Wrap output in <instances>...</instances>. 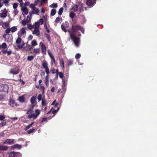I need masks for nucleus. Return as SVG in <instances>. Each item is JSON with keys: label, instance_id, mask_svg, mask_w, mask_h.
<instances>
[{"label": "nucleus", "instance_id": "obj_20", "mask_svg": "<svg viewBox=\"0 0 157 157\" xmlns=\"http://www.w3.org/2000/svg\"><path fill=\"white\" fill-rule=\"evenodd\" d=\"M21 10L23 12V13L26 14L27 15L28 14V11L27 9L25 7H21Z\"/></svg>", "mask_w": 157, "mask_h": 157}, {"label": "nucleus", "instance_id": "obj_55", "mask_svg": "<svg viewBox=\"0 0 157 157\" xmlns=\"http://www.w3.org/2000/svg\"><path fill=\"white\" fill-rule=\"evenodd\" d=\"M11 31L10 28H7L6 30V33L7 34H8L10 33Z\"/></svg>", "mask_w": 157, "mask_h": 157}, {"label": "nucleus", "instance_id": "obj_53", "mask_svg": "<svg viewBox=\"0 0 157 157\" xmlns=\"http://www.w3.org/2000/svg\"><path fill=\"white\" fill-rule=\"evenodd\" d=\"M37 99H38V100L39 101H41V100H42V95H41V94H39L38 95V97H37Z\"/></svg>", "mask_w": 157, "mask_h": 157}, {"label": "nucleus", "instance_id": "obj_59", "mask_svg": "<svg viewBox=\"0 0 157 157\" xmlns=\"http://www.w3.org/2000/svg\"><path fill=\"white\" fill-rule=\"evenodd\" d=\"M33 38V36L31 35H29L28 37V40H31Z\"/></svg>", "mask_w": 157, "mask_h": 157}, {"label": "nucleus", "instance_id": "obj_8", "mask_svg": "<svg viewBox=\"0 0 157 157\" xmlns=\"http://www.w3.org/2000/svg\"><path fill=\"white\" fill-rule=\"evenodd\" d=\"M42 66L45 69L47 74H49V69L48 66V63L46 61H43L42 62Z\"/></svg>", "mask_w": 157, "mask_h": 157}, {"label": "nucleus", "instance_id": "obj_1", "mask_svg": "<svg viewBox=\"0 0 157 157\" xmlns=\"http://www.w3.org/2000/svg\"><path fill=\"white\" fill-rule=\"evenodd\" d=\"M79 30H80L83 33H84V29L79 25L72 26V31L71 32H70L71 38L72 40L75 45L76 47H78L80 44L79 38L76 36L77 32Z\"/></svg>", "mask_w": 157, "mask_h": 157}, {"label": "nucleus", "instance_id": "obj_17", "mask_svg": "<svg viewBox=\"0 0 157 157\" xmlns=\"http://www.w3.org/2000/svg\"><path fill=\"white\" fill-rule=\"evenodd\" d=\"M11 147L12 148V149H14L16 148L20 149L21 147V146L20 144H16L11 146Z\"/></svg>", "mask_w": 157, "mask_h": 157}, {"label": "nucleus", "instance_id": "obj_28", "mask_svg": "<svg viewBox=\"0 0 157 157\" xmlns=\"http://www.w3.org/2000/svg\"><path fill=\"white\" fill-rule=\"evenodd\" d=\"M34 122H33L32 123H31V124L27 125L25 128L24 130L25 131L27 130L28 129H29V128H30L32 126V125L34 124Z\"/></svg>", "mask_w": 157, "mask_h": 157}, {"label": "nucleus", "instance_id": "obj_44", "mask_svg": "<svg viewBox=\"0 0 157 157\" xmlns=\"http://www.w3.org/2000/svg\"><path fill=\"white\" fill-rule=\"evenodd\" d=\"M73 63V60L72 59H69L67 61V64L68 66L71 65Z\"/></svg>", "mask_w": 157, "mask_h": 157}, {"label": "nucleus", "instance_id": "obj_6", "mask_svg": "<svg viewBox=\"0 0 157 157\" xmlns=\"http://www.w3.org/2000/svg\"><path fill=\"white\" fill-rule=\"evenodd\" d=\"M47 52L49 56L51 59V64L52 65L53 64H55L56 63V62L53 54L49 50H48Z\"/></svg>", "mask_w": 157, "mask_h": 157}, {"label": "nucleus", "instance_id": "obj_29", "mask_svg": "<svg viewBox=\"0 0 157 157\" xmlns=\"http://www.w3.org/2000/svg\"><path fill=\"white\" fill-rule=\"evenodd\" d=\"M33 52L35 53L38 54L40 52V50L39 48H35L33 50Z\"/></svg>", "mask_w": 157, "mask_h": 157}, {"label": "nucleus", "instance_id": "obj_45", "mask_svg": "<svg viewBox=\"0 0 157 157\" xmlns=\"http://www.w3.org/2000/svg\"><path fill=\"white\" fill-rule=\"evenodd\" d=\"M37 22L40 25H42L43 22V19L42 18L40 19Z\"/></svg>", "mask_w": 157, "mask_h": 157}, {"label": "nucleus", "instance_id": "obj_16", "mask_svg": "<svg viewBox=\"0 0 157 157\" xmlns=\"http://www.w3.org/2000/svg\"><path fill=\"white\" fill-rule=\"evenodd\" d=\"M9 104L12 107H14L15 106L17 105V104L14 100H10L9 103Z\"/></svg>", "mask_w": 157, "mask_h": 157}, {"label": "nucleus", "instance_id": "obj_64", "mask_svg": "<svg viewBox=\"0 0 157 157\" xmlns=\"http://www.w3.org/2000/svg\"><path fill=\"white\" fill-rule=\"evenodd\" d=\"M44 45V44L42 42H41L40 43V47Z\"/></svg>", "mask_w": 157, "mask_h": 157}, {"label": "nucleus", "instance_id": "obj_2", "mask_svg": "<svg viewBox=\"0 0 157 157\" xmlns=\"http://www.w3.org/2000/svg\"><path fill=\"white\" fill-rule=\"evenodd\" d=\"M34 105H31L30 108L28 109L26 112L28 115L27 118L28 119H36L40 113V110L36 109L35 110L34 112L33 110V108L34 107Z\"/></svg>", "mask_w": 157, "mask_h": 157}, {"label": "nucleus", "instance_id": "obj_10", "mask_svg": "<svg viewBox=\"0 0 157 157\" xmlns=\"http://www.w3.org/2000/svg\"><path fill=\"white\" fill-rule=\"evenodd\" d=\"M19 72V69L17 67L13 68L11 69L10 73L13 75H16Z\"/></svg>", "mask_w": 157, "mask_h": 157}, {"label": "nucleus", "instance_id": "obj_22", "mask_svg": "<svg viewBox=\"0 0 157 157\" xmlns=\"http://www.w3.org/2000/svg\"><path fill=\"white\" fill-rule=\"evenodd\" d=\"M19 101L23 103L25 101V98L24 96H22L19 97Z\"/></svg>", "mask_w": 157, "mask_h": 157}, {"label": "nucleus", "instance_id": "obj_52", "mask_svg": "<svg viewBox=\"0 0 157 157\" xmlns=\"http://www.w3.org/2000/svg\"><path fill=\"white\" fill-rule=\"evenodd\" d=\"M18 6V4L17 3H14L13 5V9H17V7Z\"/></svg>", "mask_w": 157, "mask_h": 157}, {"label": "nucleus", "instance_id": "obj_7", "mask_svg": "<svg viewBox=\"0 0 157 157\" xmlns=\"http://www.w3.org/2000/svg\"><path fill=\"white\" fill-rule=\"evenodd\" d=\"M0 13V17L1 18H5L7 15V11L6 9L1 10Z\"/></svg>", "mask_w": 157, "mask_h": 157}, {"label": "nucleus", "instance_id": "obj_13", "mask_svg": "<svg viewBox=\"0 0 157 157\" xmlns=\"http://www.w3.org/2000/svg\"><path fill=\"white\" fill-rule=\"evenodd\" d=\"M96 3V0H86V3L88 6H92Z\"/></svg>", "mask_w": 157, "mask_h": 157}, {"label": "nucleus", "instance_id": "obj_19", "mask_svg": "<svg viewBox=\"0 0 157 157\" xmlns=\"http://www.w3.org/2000/svg\"><path fill=\"white\" fill-rule=\"evenodd\" d=\"M42 53L43 54L46 55V48L44 45L41 47Z\"/></svg>", "mask_w": 157, "mask_h": 157}, {"label": "nucleus", "instance_id": "obj_12", "mask_svg": "<svg viewBox=\"0 0 157 157\" xmlns=\"http://www.w3.org/2000/svg\"><path fill=\"white\" fill-rule=\"evenodd\" d=\"M10 1V0H0V8L2 6L3 4H5L6 6H8Z\"/></svg>", "mask_w": 157, "mask_h": 157}, {"label": "nucleus", "instance_id": "obj_5", "mask_svg": "<svg viewBox=\"0 0 157 157\" xmlns=\"http://www.w3.org/2000/svg\"><path fill=\"white\" fill-rule=\"evenodd\" d=\"M26 29L27 28L25 27L21 28L20 30L18 31L17 33L18 37H25L26 34Z\"/></svg>", "mask_w": 157, "mask_h": 157}, {"label": "nucleus", "instance_id": "obj_39", "mask_svg": "<svg viewBox=\"0 0 157 157\" xmlns=\"http://www.w3.org/2000/svg\"><path fill=\"white\" fill-rule=\"evenodd\" d=\"M29 23V21L26 20H23L22 21V24L23 26L25 25L27 23Z\"/></svg>", "mask_w": 157, "mask_h": 157}, {"label": "nucleus", "instance_id": "obj_49", "mask_svg": "<svg viewBox=\"0 0 157 157\" xmlns=\"http://www.w3.org/2000/svg\"><path fill=\"white\" fill-rule=\"evenodd\" d=\"M42 105H43L45 106L46 105V101L43 98L42 101Z\"/></svg>", "mask_w": 157, "mask_h": 157}, {"label": "nucleus", "instance_id": "obj_51", "mask_svg": "<svg viewBox=\"0 0 157 157\" xmlns=\"http://www.w3.org/2000/svg\"><path fill=\"white\" fill-rule=\"evenodd\" d=\"M31 14H30V17L29 16H28L27 18V21H29H29L30 20H31V18H32V16H31Z\"/></svg>", "mask_w": 157, "mask_h": 157}, {"label": "nucleus", "instance_id": "obj_50", "mask_svg": "<svg viewBox=\"0 0 157 157\" xmlns=\"http://www.w3.org/2000/svg\"><path fill=\"white\" fill-rule=\"evenodd\" d=\"M13 12L14 14H15V16L18 13V11L17 9H14Z\"/></svg>", "mask_w": 157, "mask_h": 157}, {"label": "nucleus", "instance_id": "obj_56", "mask_svg": "<svg viewBox=\"0 0 157 157\" xmlns=\"http://www.w3.org/2000/svg\"><path fill=\"white\" fill-rule=\"evenodd\" d=\"M27 27L28 28L30 29H31L33 28V26L30 24H28Z\"/></svg>", "mask_w": 157, "mask_h": 157}, {"label": "nucleus", "instance_id": "obj_38", "mask_svg": "<svg viewBox=\"0 0 157 157\" xmlns=\"http://www.w3.org/2000/svg\"><path fill=\"white\" fill-rule=\"evenodd\" d=\"M33 58L34 57L33 56H29L27 57V60L28 61H31L33 59Z\"/></svg>", "mask_w": 157, "mask_h": 157}, {"label": "nucleus", "instance_id": "obj_62", "mask_svg": "<svg viewBox=\"0 0 157 157\" xmlns=\"http://www.w3.org/2000/svg\"><path fill=\"white\" fill-rule=\"evenodd\" d=\"M2 52L4 54L7 53V51L6 50L3 49L2 50Z\"/></svg>", "mask_w": 157, "mask_h": 157}, {"label": "nucleus", "instance_id": "obj_54", "mask_svg": "<svg viewBox=\"0 0 157 157\" xmlns=\"http://www.w3.org/2000/svg\"><path fill=\"white\" fill-rule=\"evenodd\" d=\"M81 56L80 54L79 53L77 54L75 56V58L76 59H78L80 58Z\"/></svg>", "mask_w": 157, "mask_h": 157}, {"label": "nucleus", "instance_id": "obj_36", "mask_svg": "<svg viewBox=\"0 0 157 157\" xmlns=\"http://www.w3.org/2000/svg\"><path fill=\"white\" fill-rule=\"evenodd\" d=\"M1 46L2 48L3 49H6L7 48V44L5 43H3Z\"/></svg>", "mask_w": 157, "mask_h": 157}, {"label": "nucleus", "instance_id": "obj_41", "mask_svg": "<svg viewBox=\"0 0 157 157\" xmlns=\"http://www.w3.org/2000/svg\"><path fill=\"white\" fill-rule=\"evenodd\" d=\"M75 14L72 12H71L70 13V17L71 18H73L75 16Z\"/></svg>", "mask_w": 157, "mask_h": 157}, {"label": "nucleus", "instance_id": "obj_4", "mask_svg": "<svg viewBox=\"0 0 157 157\" xmlns=\"http://www.w3.org/2000/svg\"><path fill=\"white\" fill-rule=\"evenodd\" d=\"M29 7L31 9V14H38L39 12V10L35 7V5L31 4L30 5Z\"/></svg>", "mask_w": 157, "mask_h": 157}, {"label": "nucleus", "instance_id": "obj_57", "mask_svg": "<svg viewBox=\"0 0 157 157\" xmlns=\"http://www.w3.org/2000/svg\"><path fill=\"white\" fill-rule=\"evenodd\" d=\"M51 72L53 74L56 73V72L55 69H54V68H52L51 70Z\"/></svg>", "mask_w": 157, "mask_h": 157}, {"label": "nucleus", "instance_id": "obj_34", "mask_svg": "<svg viewBox=\"0 0 157 157\" xmlns=\"http://www.w3.org/2000/svg\"><path fill=\"white\" fill-rule=\"evenodd\" d=\"M23 42L22 41L21 39L20 38V37H18V38L16 40V43L17 44Z\"/></svg>", "mask_w": 157, "mask_h": 157}, {"label": "nucleus", "instance_id": "obj_15", "mask_svg": "<svg viewBox=\"0 0 157 157\" xmlns=\"http://www.w3.org/2000/svg\"><path fill=\"white\" fill-rule=\"evenodd\" d=\"M14 140L13 139H7L4 142V144H11L13 143Z\"/></svg>", "mask_w": 157, "mask_h": 157}, {"label": "nucleus", "instance_id": "obj_21", "mask_svg": "<svg viewBox=\"0 0 157 157\" xmlns=\"http://www.w3.org/2000/svg\"><path fill=\"white\" fill-rule=\"evenodd\" d=\"M49 78L48 74H47V75L46 76L45 80V83L47 86H48L49 85Z\"/></svg>", "mask_w": 157, "mask_h": 157}, {"label": "nucleus", "instance_id": "obj_63", "mask_svg": "<svg viewBox=\"0 0 157 157\" xmlns=\"http://www.w3.org/2000/svg\"><path fill=\"white\" fill-rule=\"evenodd\" d=\"M29 2H26L25 3H24V6H27L29 5Z\"/></svg>", "mask_w": 157, "mask_h": 157}, {"label": "nucleus", "instance_id": "obj_31", "mask_svg": "<svg viewBox=\"0 0 157 157\" xmlns=\"http://www.w3.org/2000/svg\"><path fill=\"white\" fill-rule=\"evenodd\" d=\"M56 13V10L55 9H52L51 12V15L52 16L54 15Z\"/></svg>", "mask_w": 157, "mask_h": 157}, {"label": "nucleus", "instance_id": "obj_33", "mask_svg": "<svg viewBox=\"0 0 157 157\" xmlns=\"http://www.w3.org/2000/svg\"><path fill=\"white\" fill-rule=\"evenodd\" d=\"M6 120H3L0 124V126L2 127L6 125Z\"/></svg>", "mask_w": 157, "mask_h": 157}, {"label": "nucleus", "instance_id": "obj_23", "mask_svg": "<svg viewBox=\"0 0 157 157\" xmlns=\"http://www.w3.org/2000/svg\"><path fill=\"white\" fill-rule=\"evenodd\" d=\"M62 21V18L58 17L57 18H56V20H55V23H57L59 22H61Z\"/></svg>", "mask_w": 157, "mask_h": 157}, {"label": "nucleus", "instance_id": "obj_47", "mask_svg": "<svg viewBox=\"0 0 157 157\" xmlns=\"http://www.w3.org/2000/svg\"><path fill=\"white\" fill-rule=\"evenodd\" d=\"M46 38H47V39H48V41L49 42H50L51 38H50V36H49V35L48 34H46Z\"/></svg>", "mask_w": 157, "mask_h": 157}, {"label": "nucleus", "instance_id": "obj_42", "mask_svg": "<svg viewBox=\"0 0 157 157\" xmlns=\"http://www.w3.org/2000/svg\"><path fill=\"white\" fill-rule=\"evenodd\" d=\"M2 26L4 28L6 29L8 27L9 24L7 23H4L3 24Z\"/></svg>", "mask_w": 157, "mask_h": 157}, {"label": "nucleus", "instance_id": "obj_40", "mask_svg": "<svg viewBox=\"0 0 157 157\" xmlns=\"http://www.w3.org/2000/svg\"><path fill=\"white\" fill-rule=\"evenodd\" d=\"M50 7L51 8H56L57 7V3H53L50 5Z\"/></svg>", "mask_w": 157, "mask_h": 157}, {"label": "nucleus", "instance_id": "obj_24", "mask_svg": "<svg viewBox=\"0 0 157 157\" xmlns=\"http://www.w3.org/2000/svg\"><path fill=\"white\" fill-rule=\"evenodd\" d=\"M36 98L34 96L32 97L30 99V102L32 104H34L36 101Z\"/></svg>", "mask_w": 157, "mask_h": 157}, {"label": "nucleus", "instance_id": "obj_58", "mask_svg": "<svg viewBox=\"0 0 157 157\" xmlns=\"http://www.w3.org/2000/svg\"><path fill=\"white\" fill-rule=\"evenodd\" d=\"M34 129H32L29 130L28 131V133L29 134H30L31 133L33 132V131H34Z\"/></svg>", "mask_w": 157, "mask_h": 157}, {"label": "nucleus", "instance_id": "obj_37", "mask_svg": "<svg viewBox=\"0 0 157 157\" xmlns=\"http://www.w3.org/2000/svg\"><path fill=\"white\" fill-rule=\"evenodd\" d=\"M63 8L61 7L60 8L58 12V14L59 15H61L63 12Z\"/></svg>", "mask_w": 157, "mask_h": 157}, {"label": "nucleus", "instance_id": "obj_60", "mask_svg": "<svg viewBox=\"0 0 157 157\" xmlns=\"http://www.w3.org/2000/svg\"><path fill=\"white\" fill-rule=\"evenodd\" d=\"M12 53V52L11 50H10L8 51H7V54L8 55H10Z\"/></svg>", "mask_w": 157, "mask_h": 157}, {"label": "nucleus", "instance_id": "obj_61", "mask_svg": "<svg viewBox=\"0 0 157 157\" xmlns=\"http://www.w3.org/2000/svg\"><path fill=\"white\" fill-rule=\"evenodd\" d=\"M4 96L2 95H0V101H2L4 99Z\"/></svg>", "mask_w": 157, "mask_h": 157}, {"label": "nucleus", "instance_id": "obj_18", "mask_svg": "<svg viewBox=\"0 0 157 157\" xmlns=\"http://www.w3.org/2000/svg\"><path fill=\"white\" fill-rule=\"evenodd\" d=\"M33 34L38 36L40 34V31L38 29L34 28V29L33 32Z\"/></svg>", "mask_w": 157, "mask_h": 157}, {"label": "nucleus", "instance_id": "obj_43", "mask_svg": "<svg viewBox=\"0 0 157 157\" xmlns=\"http://www.w3.org/2000/svg\"><path fill=\"white\" fill-rule=\"evenodd\" d=\"M59 109V108L57 107L56 109H54L52 110V113L54 114L53 116H54L55 114L58 111Z\"/></svg>", "mask_w": 157, "mask_h": 157}, {"label": "nucleus", "instance_id": "obj_32", "mask_svg": "<svg viewBox=\"0 0 157 157\" xmlns=\"http://www.w3.org/2000/svg\"><path fill=\"white\" fill-rule=\"evenodd\" d=\"M31 44L33 46H36L37 45V42L35 40H32L31 42Z\"/></svg>", "mask_w": 157, "mask_h": 157}, {"label": "nucleus", "instance_id": "obj_11", "mask_svg": "<svg viewBox=\"0 0 157 157\" xmlns=\"http://www.w3.org/2000/svg\"><path fill=\"white\" fill-rule=\"evenodd\" d=\"M8 90V86L7 85H2L0 86V91H1L6 92Z\"/></svg>", "mask_w": 157, "mask_h": 157}, {"label": "nucleus", "instance_id": "obj_14", "mask_svg": "<svg viewBox=\"0 0 157 157\" xmlns=\"http://www.w3.org/2000/svg\"><path fill=\"white\" fill-rule=\"evenodd\" d=\"M66 25H62L61 26L62 29L65 33L67 31V28L69 27L68 23L66 22Z\"/></svg>", "mask_w": 157, "mask_h": 157}, {"label": "nucleus", "instance_id": "obj_26", "mask_svg": "<svg viewBox=\"0 0 157 157\" xmlns=\"http://www.w3.org/2000/svg\"><path fill=\"white\" fill-rule=\"evenodd\" d=\"M17 44V46L19 48H21L24 46L25 44L24 42H22L20 43Z\"/></svg>", "mask_w": 157, "mask_h": 157}, {"label": "nucleus", "instance_id": "obj_46", "mask_svg": "<svg viewBox=\"0 0 157 157\" xmlns=\"http://www.w3.org/2000/svg\"><path fill=\"white\" fill-rule=\"evenodd\" d=\"M5 117L4 115H0V121H2L4 120Z\"/></svg>", "mask_w": 157, "mask_h": 157}, {"label": "nucleus", "instance_id": "obj_48", "mask_svg": "<svg viewBox=\"0 0 157 157\" xmlns=\"http://www.w3.org/2000/svg\"><path fill=\"white\" fill-rule=\"evenodd\" d=\"M58 75H59L60 78H62L63 77V75L61 72H59Z\"/></svg>", "mask_w": 157, "mask_h": 157}, {"label": "nucleus", "instance_id": "obj_9", "mask_svg": "<svg viewBox=\"0 0 157 157\" xmlns=\"http://www.w3.org/2000/svg\"><path fill=\"white\" fill-rule=\"evenodd\" d=\"M21 154L19 152H14L13 151L11 152L9 156V157H21Z\"/></svg>", "mask_w": 157, "mask_h": 157}, {"label": "nucleus", "instance_id": "obj_25", "mask_svg": "<svg viewBox=\"0 0 157 157\" xmlns=\"http://www.w3.org/2000/svg\"><path fill=\"white\" fill-rule=\"evenodd\" d=\"M60 60V66L61 67L63 68H64V63L63 61V60L62 59H59Z\"/></svg>", "mask_w": 157, "mask_h": 157}, {"label": "nucleus", "instance_id": "obj_35", "mask_svg": "<svg viewBox=\"0 0 157 157\" xmlns=\"http://www.w3.org/2000/svg\"><path fill=\"white\" fill-rule=\"evenodd\" d=\"M40 25L39 24V23L37 22L35 23V25H33V26L34 28L38 29Z\"/></svg>", "mask_w": 157, "mask_h": 157}, {"label": "nucleus", "instance_id": "obj_27", "mask_svg": "<svg viewBox=\"0 0 157 157\" xmlns=\"http://www.w3.org/2000/svg\"><path fill=\"white\" fill-rule=\"evenodd\" d=\"M11 32L12 33L14 32H16L17 30V28L16 26H13L11 28H10Z\"/></svg>", "mask_w": 157, "mask_h": 157}, {"label": "nucleus", "instance_id": "obj_30", "mask_svg": "<svg viewBox=\"0 0 157 157\" xmlns=\"http://www.w3.org/2000/svg\"><path fill=\"white\" fill-rule=\"evenodd\" d=\"M8 149V147L6 146H2L0 145V149L2 150H7Z\"/></svg>", "mask_w": 157, "mask_h": 157}, {"label": "nucleus", "instance_id": "obj_3", "mask_svg": "<svg viewBox=\"0 0 157 157\" xmlns=\"http://www.w3.org/2000/svg\"><path fill=\"white\" fill-rule=\"evenodd\" d=\"M83 6L82 3H78V5H74L72 6V9L74 11H78L81 12L82 10Z\"/></svg>", "mask_w": 157, "mask_h": 157}]
</instances>
